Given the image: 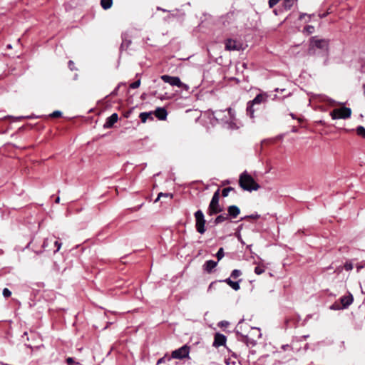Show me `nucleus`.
Returning a JSON list of instances; mask_svg holds the SVG:
<instances>
[{"mask_svg": "<svg viewBox=\"0 0 365 365\" xmlns=\"http://www.w3.org/2000/svg\"><path fill=\"white\" fill-rule=\"evenodd\" d=\"M238 334L242 337H250L255 339H259L262 336L260 329L255 327H251L245 321H240L236 327Z\"/></svg>", "mask_w": 365, "mask_h": 365, "instance_id": "1", "label": "nucleus"}, {"mask_svg": "<svg viewBox=\"0 0 365 365\" xmlns=\"http://www.w3.org/2000/svg\"><path fill=\"white\" fill-rule=\"evenodd\" d=\"M239 185L244 190L249 192L256 191L260 188L259 185L246 171L240 175Z\"/></svg>", "mask_w": 365, "mask_h": 365, "instance_id": "2", "label": "nucleus"}, {"mask_svg": "<svg viewBox=\"0 0 365 365\" xmlns=\"http://www.w3.org/2000/svg\"><path fill=\"white\" fill-rule=\"evenodd\" d=\"M318 48L324 53L329 50V41L324 38H319L317 36H313L310 39L308 53L309 55H316V49Z\"/></svg>", "mask_w": 365, "mask_h": 365, "instance_id": "3", "label": "nucleus"}, {"mask_svg": "<svg viewBox=\"0 0 365 365\" xmlns=\"http://www.w3.org/2000/svg\"><path fill=\"white\" fill-rule=\"evenodd\" d=\"M214 116L217 120L230 123L235 120V111L230 108L224 110H218L215 111Z\"/></svg>", "mask_w": 365, "mask_h": 365, "instance_id": "4", "label": "nucleus"}, {"mask_svg": "<svg viewBox=\"0 0 365 365\" xmlns=\"http://www.w3.org/2000/svg\"><path fill=\"white\" fill-rule=\"evenodd\" d=\"M220 200V190H217L216 192H215L212 200L210 202L208 210H207V214L209 215H213L217 213L221 212L223 210V208L220 205L219 203Z\"/></svg>", "mask_w": 365, "mask_h": 365, "instance_id": "5", "label": "nucleus"}, {"mask_svg": "<svg viewBox=\"0 0 365 365\" xmlns=\"http://www.w3.org/2000/svg\"><path fill=\"white\" fill-rule=\"evenodd\" d=\"M160 78L165 83H168L173 86H177V87L182 88L185 91H188L190 88L189 86L181 82L179 77L170 76L168 75H163V76H161Z\"/></svg>", "mask_w": 365, "mask_h": 365, "instance_id": "6", "label": "nucleus"}, {"mask_svg": "<svg viewBox=\"0 0 365 365\" xmlns=\"http://www.w3.org/2000/svg\"><path fill=\"white\" fill-rule=\"evenodd\" d=\"M351 115V110L347 107H341L340 108L334 109L331 113L330 115L332 119H346L349 118Z\"/></svg>", "mask_w": 365, "mask_h": 365, "instance_id": "7", "label": "nucleus"}, {"mask_svg": "<svg viewBox=\"0 0 365 365\" xmlns=\"http://www.w3.org/2000/svg\"><path fill=\"white\" fill-rule=\"evenodd\" d=\"M195 218L197 231L200 234H204L206 230L205 227L206 221L202 210H199L195 212Z\"/></svg>", "mask_w": 365, "mask_h": 365, "instance_id": "8", "label": "nucleus"}, {"mask_svg": "<svg viewBox=\"0 0 365 365\" xmlns=\"http://www.w3.org/2000/svg\"><path fill=\"white\" fill-rule=\"evenodd\" d=\"M353 302V297L351 294L343 296L340 298V303L335 302L331 307L332 309H344L349 306Z\"/></svg>", "mask_w": 365, "mask_h": 365, "instance_id": "9", "label": "nucleus"}, {"mask_svg": "<svg viewBox=\"0 0 365 365\" xmlns=\"http://www.w3.org/2000/svg\"><path fill=\"white\" fill-rule=\"evenodd\" d=\"M190 352V346L187 345H183L180 348L174 350L172 352V358L177 359H183L188 357Z\"/></svg>", "mask_w": 365, "mask_h": 365, "instance_id": "10", "label": "nucleus"}, {"mask_svg": "<svg viewBox=\"0 0 365 365\" xmlns=\"http://www.w3.org/2000/svg\"><path fill=\"white\" fill-rule=\"evenodd\" d=\"M225 50L231 51H240L242 49V44L235 40L228 38L225 41Z\"/></svg>", "mask_w": 365, "mask_h": 365, "instance_id": "11", "label": "nucleus"}, {"mask_svg": "<svg viewBox=\"0 0 365 365\" xmlns=\"http://www.w3.org/2000/svg\"><path fill=\"white\" fill-rule=\"evenodd\" d=\"M226 342V336L224 334L216 333L214 337L212 346L217 348L222 346Z\"/></svg>", "mask_w": 365, "mask_h": 365, "instance_id": "12", "label": "nucleus"}, {"mask_svg": "<svg viewBox=\"0 0 365 365\" xmlns=\"http://www.w3.org/2000/svg\"><path fill=\"white\" fill-rule=\"evenodd\" d=\"M118 116L117 113L112 114L110 117L106 119V121L103 125L105 128H111L115 123L118 121Z\"/></svg>", "mask_w": 365, "mask_h": 365, "instance_id": "13", "label": "nucleus"}, {"mask_svg": "<svg viewBox=\"0 0 365 365\" xmlns=\"http://www.w3.org/2000/svg\"><path fill=\"white\" fill-rule=\"evenodd\" d=\"M217 262H215L213 260H208L205 262L203 265V269L207 273L212 272V269L217 266Z\"/></svg>", "mask_w": 365, "mask_h": 365, "instance_id": "14", "label": "nucleus"}, {"mask_svg": "<svg viewBox=\"0 0 365 365\" xmlns=\"http://www.w3.org/2000/svg\"><path fill=\"white\" fill-rule=\"evenodd\" d=\"M227 212L228 217L230 216L233 218H235L240 214V210L238 207L235 205H231L228 207Z\"/></svg>", "mask_w": 365, "mask_h": 365, "instance_id": "15", "label": "nucleus"}, {"mask_svg": "<svg viewBox=\"0 0 365 365\" xmlns=\"http://www.w3.org/2000/svg\"><path fill=\"white\" fill-rule=\"evenodd\" d=\"M155 115L159 120H165L168 113L165 108H158L155 111Z\"/></svg>", "mask_w": 365, "mask_h": 365, "instance_id": "16", "label": "nucleus"}, {"mask_svg": "<svg viewBox=\"0 0 365 365\" xmlns=\"http://www.w3.org/2000/svg\"><path fill=\"white\" fill-rule=\"evenodd\" d=\"M240 281H241V279L239 282H234V281L231 280L230 278H227L224 280L225 282H226L229 286H230L235 291H237L240 289Z\"/></svg>", "mask_w": 365, "mask_h": 365, "instance_id": "17", "label": "nucleus"}, {"mask_svg": "<svg viewBox=\"0 0 365 365\" xmlns=\"http://www.w3.org/2000/svg\"><path fill=\"white\" fill-rule=\"evenodd\" d=\"M139 117L143 123H145L148 119H153V113L151 112L141 113Z\"/></svg>", "mask_w": 365, "mask_h": 365, "instance_id": "18", "label": "nucleus"}, {"mask_svg": "<svg viewBox=\"0 0 365 365\" xmlns=\"http://www.w3.org/2000/svg\"><path fill=\"white\" fill-rule=\"evenodd\" d=\"M243 341L247 344V346L253 347L257 344V340L250 337H243Z\"/></svg>", "mask_w": 365, "mask_h": 365, "instance_id": "19", "label": "nucleus"}, {"mask_svg": "<svg viewBox=\"0 0 365 365\" xmlns=\"http://www.w3.org/2000/svg\"><path fill=\"white\" fill-rule=\"evenodd\" d=\"M254 106H255V105L252 104V103L251 101H250L247 103V114L248 115H250V118H253L254 117V113H255Z\"/></svg>", "mask_w": 365, "mask_h": 365, "instance_id": "20", "label": "nucleus"}, {"mask_svg": "<svg viewBox=\"0 0 365 365\" xmlns=\"http://www.w3.org/2000/svg\"><path fill=\"white\" fill-rule=\"evenodd\" d=\"M113 0H101V5L103 9H108L112 6Z\"/></svg>", "mask_w": 365, "mask_h": 365, "instance_id": "21", "label": "nucleus"}, {"mask_svg": "<svg viewBox=\"0 0 365 365\" xmlns=\"http://www.w3.org/2000/svg\"><path fill=\"white\" fill-rule=\"evenodd\" d=\"M265 101V97L262 94H258L251 102L252 104L257 105Z\"/></svg>", "mask_w": 365, "mask_h": 365, "instance_id": "22", "label": "nucleus"}, {"mask_svg": "<svg viewBox=\"0 0 365 365\" xmlns=\"http://www.w3.org/2000/svg\"><path fill=\"white\" fill-rule=\"evenodd\" d=\"M228 219H229L228 215H227V214L220 215L215 218V223L220 224L224 221L227 220Z\"/></svg>", "mask_w": 365, "mask_h": 365, "instance_id": "23", "label": "nucleus"}, {"mask_svg": "<svg viewBox=\"0 0 365 365\" xmlns=\"http://www.w3.org/2000/svg\"><path fill=\"white\" fill-rule=\"evenodd\" d=\"M296 1L297 0H284L283 4L284 9L289 10Z\"/></svg>", "mask_w": 365, "mask_h": 365, "instance_id": "24", "label": "nucleus"}, {"mask_svg": "<svg viewBox=\"0 0 365 365\" xmlns=\"http://www.w3.org/2000/svg\"><path fill=\"white\" fill-rule=\"evenodd\" d=\"M265 271V267L263 264H259L255 268V274L259 275L264 273Z\"/></svg>", "mask_w": 365, "mask_h": 365, "instance_id": "25", "label": "nucleus"}, {"mask_svg": "<svg viewBox=\"0 0 365 365\" xmlns=\"http://www.w3.org/2000/svg\"><path fill=\"white\" fill-rule=\"evenodd\" d=\"M232 356L235 358V359H232V358L225 359V363L226 365H235V359H237V355L233 354Z\"/></svg>", "mask_w": 365, "mask_h": 365, "instance_id": "26", "label": "nucleus"}, {"mask_svg": "<svg viewBox=\"0 0 365 365\" xmlns=\"http://www.w3.org/2000/svg\"><path fill=\"white\" fill-rule=\"evenodd\" d=\"M356 133L359 136L365 138V128L362 125H359L356 128Z\"/></svg>", "mask_w": 365, "mask_h": 365, "instance_id": "27", "label": "nucleus"}, {"mask_svg": "<svg viewBox=\"0 0 365 365\" xmlns=\"http://www.w3.org/2000/svg\"><path fill=\"white\" fill-rule=\"evenodd\" d=\"M162 197H170V199L173 198V194H170V193H163V192H160L158 195V197L157 199L155 200V202H157Z\"/></svg>", "mask_w": 365, "mask_h": 365, "instance_id": "28", "label": "nucleus"}, {"mask_svg": "<svg viewBox=\"0 0 365 365\" xmlns=\"http://www.w3.org/2000/svg\"><path fill=\"white\" fill-rule=\"evenodd\" d=\"M224 255H225L224 250H223L222 247H221V248L219 249V250L217 251V252L216 254V257L217 258V260L220 261L221 259H222Z\"/></svg>", "mask_w": 365, "mask_h": 365, "instance_id": "29", "label": "nucleus"}, {"mask_svg": "<svg viewBox=\"0 0 365 365\" xmlns=\"http://www.w3.org/2000/svg\"><path fill=\"white\" fill-rule=\"evenodd\" d=\"M234 190V188L232 187H226V188L223 189L222 191V196L225 197L228 196L229 192L231 190Z\"/></svg>", "mask_w": 365, "mask_h": 365, "instance_id": "30", "label": "nucleus"}, {"mask_svg": "<svg viewBox=\"0 0 365 365\" xmlns=\"http://www.w3.org/2000/svg\"><path fill=\"white\" fill-rule=\"evenodd\" d=\"M242 274V272L239 269H234L231 273V277L232 278H237Z\"/></svg>", "mask_w": 365, "mask_h": 365, "instance_id": "31", "label": "nucleus"}, {"mask_svg": "<svg viewBox=\"0 0 365 365\" xmlns=\"http://www.w3.org/2000/svg\"><path fill=\"white\" fill-rule=\"evenodd\" d=\"M140 80H138L133 83H132L130 85V88H133V89H135V88H137L140 86Z\"/></svg>", "mask_w": 365, "mask_h": 365, "instance_id": "32", "label": "nucleus"}, {"mask_svg": "<svg viewBox=\"0 0 365 365\" xmlns=\"http://www.w3.org/2000/svg\"><path fill=\"white\" fill-rule=\"evenodd\" d=\"M3 295L4 297L8 298L11 295V292L9 289L4 288L3 289Z\"/></svg>", "mask_w": 365, "mask_h": 365, "instance_id": "33", "label": "nucleus"}, {"mask_svg": "<svg viewBox=\"0 0 365 365\" xmlns=\"http://www.w3.org/2000/svg\"><path fill=\"white\" fill-rule=\"evenodd\" d=\"M304 30L308 33V34H312L314 32V27L313 26H307L304 28Z\"/></svg>", "mask_w": 365, "mask_h": 365, "instance_id": "34", "label": "nucleus"}, {"mask_svg": "<svg viewBox=\"0 0 365 365\" xmlns=\"http://www.w3.org/2000/svg\"><path fill=\"white\" fill-rule=\"evenodd\" d=\"M279 1V0H269V7L270 8L274 7Z\"/></svg>", "mask_w": 365, "mask_h": 365, "instance_id": "35", "label": "nucleus"}, {"mask_svg": "<svg viewBox=\"0 0 365 365\" xmlns=\"http://www.w3.org/2000/svg\"><path fill=\"white\" fill-rule=\"evenodd\" d=\"M61 115V112L58 111V110L54 111L51 114V116L52 118H58V117H60Z\"/></svg>", "mask_w": 365, "mask_h": 365, "instance_id": "36", "label": "nucleus"}, {"mask_svg": "<svg viewBox=\"0 0 365 365\" xmlns=\"http://www.w3.org/2000/svg\"><path fill=\"white\" fill-rule=\"evenodd\" d=\"M344 268L346 270L349 271L353 269V265L351 263H346L344 265Z\"/></svg>", "mask_w": 365, "mask_h": 365, "instance_id": "37", "label": "nucleus"}, {"mask_svg": "<svg viewBox=\"0 0 365 365\" xmlns=\"http://www.w3.org/2000/svg\"><path fill=\"white\" fill-rule=\"evenodd\" d=\"M228 324H229V323H228V322H227V321H221V322L218 324L219 327H227Z\"/></svg>", "mask_w": 365, "mask_h": 365, "instance_id": "38", "label": "nucleus"}, {"mask_svg": "<svg viewBox=\"0 0 365 365\" xmlns=\"http://www.w3.org/2000/svg\"><path fill=\"white\" fill-rule=\"evenodd\" d=\"M54 244H55V246L56 247V250L54 251V252H56L60 250V248L61 247V243L58 242V241H56L54 242Z\"/></svg>", "mask_w": 365, "mask_h": 365, "instance_id": "39", "label": "nucleus"}, {"mask_svg": "<svg viewBox=\"0 0 365 365\" xmlns=\"http://www.w3.org/2000/svg\"><path fill=\"white\" fill-rule=\"evenodd\" d=\"M66 363L68 364V365H73L74 364L73 359L71 357L67 358Z\"/></svg>", "mask_w": 365, "mask_h": 365, "instance_id": "40", "label": "nucleus"}, {"mask_svg": "<svg viewBox=\"0 0 365 365\" xmlns=\"http://www.w3.org/2000/svg\"><path fill=\"white\" fill-rule=\"evenodd\" d=\"M259 217V215H252L245 217V219H247V218L258 219Z\"/></svg>", "mask_w": 365, "mask_h": 365, "instance_id": "41", "label": "nucleus"}, {"mask_svg": "<svg viewBox=\"0 0 365 365\" xmlns=\"http://www.w3.org/2000/svg\"><path fill=\"white\" fill-rule=\"evenodd\" d=\"M73 66H74V63H73V61H68V67L70 68V69H71V71L74 70V67H73Z\"/></svg>", "mask_w": 365, "mask_h": 365, "instance_id": "42", "label": "nucleus"}, {"mask_svg": "<svg viewBox=\"0 0 365 365\" xmlns=\"http://www.w3.org/2000/svg\"><path fill=\"white\" fill-rule=\"evenodd\" d=\"M48 245V240H45L43 243V247H46Z\"/></svg>", "mask_w": 365, "mask_h": 365, "instance_id": "43", "label": "nucleus"}, {"mask_svg": "<svg viewBox=\"0 0 365 365\" xmlns=\"http://www.w3.org/2000/svg\"><path fill=\"white\" fill-rule=\"evenodd\" d=\"M56 203H59L60 202V197H58L56 199V201H55Z\"/></svg>", "mask_w": 365, "mask_h": 365, "instance_id": "44", "label": "nucleus"}, {"mask_svg": "<svg viewBox=\"0 0 365 365\" xmlns=\"http://www.w3.org/2000/svg\"><path fill=\"white\" fill-rule=\"evenodd\" d=\"M163 360H164V359H163V358L160 359L158 360V364H160V363L163 362Z\"/></svg>", "mask_w": 365, "mask_h": 365, "instance_id": "45", "label": "nucleus"}, {"mask_svg": "<svg viewBox=\"0 0 365 365\" xmlns=\"http://www.w3.org/2000/svg\"><path fill=\"white\" fill-rule=\"evenodd\" d=\"M309 336V335H304L302 336V339H305Z\"/></svg>", "mask_w": 365, "mask_h": 365, "instance_id": "46", "label": "nucleus"}, {"mask_svg": "<svg viewBox=\"0 0 365 365\" xmlns=\"http://www.w3.org/2000/svg\"><path fill=\"white\" fill-rule=\"evenodd\" d=\"M158 10H161V11H164V12H165V11H166V10H165V9H161V8H160V7H158Z\"/></svg>", "mask_w": 365, "mask_h": 365, "instance_id": "47", "label": "nucleus"}, {"mask_svg": "<svg viewBox=\"0 0 365 365\" xmlns=\"http://www.w3.org/2000/svg\"><path fill=\"white\" fill-rule=\"evenodd\" d=\"M329 102H330V103L334 104V101H333V100H329Z\"/></svg>", "mask_w": 365, "mask_h": 365, "instance_id": "48", "label": "nucleus"}, {"mask_svg": "<svg viewBox=\"0 0 365 365\" xmlns=\"http://www.w3.org/2000/svg\"><path fill=\"white\" fill-rule=\"evenodd\" d=\"M290 115L292 116V118H295V116H294V115L293 113H290Z\"/></svg>", "mask_w": 365, "mask_h": 365, "instance_id": "49", "label": "nucleus"}, {"mask_svg": "<svg viewBox=\"0 0 365 365\" xmlns=\"http://www.w3.org/2000/svg\"><path fill=\"white\" fill-rule=\"evenodd\" d=\"M7 48H11V44L7 45Z\"/></svg>", "mask_w": 365, "mask_h": 365, "instance_id": "50", "label": "nucleus"}, {"mask_svg": "<svg viewBox=\"0 0 365 365\" xmlns=\"http://www.w3.org/2000/svg\"><path fill=\"white\" fill-rule=\"evenodd\" d=\"M243 330H244V331H249V329H245V328H244V329H243Z\"/></svg>", "mask_w": 365, "mask_h": 365, "instance_id": "51", "label": "nucleus"}]
</instances>
